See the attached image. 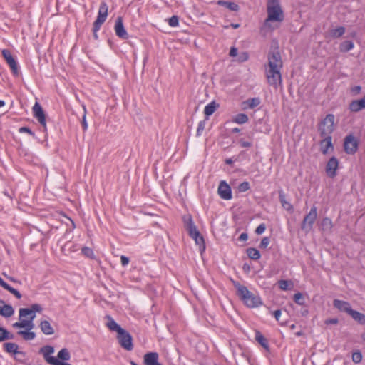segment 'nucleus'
I'll use <instances>...</instances> for the list:
<instances>
[{"label":"nucleus","mask_w":365,"mask_h":365,"mask_svg":"<svg viewBox=\"0 0 365 365\" xmlns=\"http://www.w3.org/2000/svg\"><path fill=\"white\" fill-rule=\"evenodd\" d=\"M169 25L170 26H176L178 25V18L177 16H173L168 20Z\"/></svg>","instance_id":"50"},{"label":"nucleus","mask_w":365,"mask_h":365,"mask_svg":"<svg viewBox=\"0 0 365 365\" xmlns=\"http://www.w3.org/2000/svg\"><path fill=\"white\" fill-rule=\"evenodd\" d=\"M14 310L13 307L5 304L3 300L0 299V315L4 317H10L14 314Z\"/></svg>","instance_id":"18"},{"label":"nucleus","mask_w":365,"mask_h":365,"mask_svg":"<svg viewBox=\"0 0 365 365\" xmlns=\"http://www.w3.org/2000/svg\"><path fill=\"white\" fill-rule=\"evenodd\" d=\"M19 132L20 133H29V135H31L32 137L35 138V134L34 133H33L30 128H29L28 127H21L19 128Z\"/></svg>","instance_id":"53"},{"label":"nucleus","mask_w":365,"mask_h":365,"mask_svg":"<svg viewBox=\"0 0 365 365\" xmlns=\"http://www.w3.org/2000/svg\"><path fill=\"white\" fill-rule=\"evenodd\" d=\"M218 194L224 200L232 198V191L230 185L225 181H221L218 187Z\"/></svg>","instance_id":"11"},{"label":"nucleus","mask_w":365,"mask_h":365,"mask_svg":"<svg viewBox=\"0 0 365 365\" xmlns=\"http://www.w3.org/2000/svg\"><path fill=\"white\" fill-rule=\"evenodd\" d=\"M217 4L223 6L229 9L230 11H237L239 9V6L234 3V2H230V1H218Z\"/></svg>","instance_id":"33"},{"label":"nucleus","mask_w":365,"mask_h":365,"mask_svg":"<svg viewBox=\"0 0 365 365\" xmlns=\"http://www.w3.org/2000/svg\"><path fill=\"white\" fill-rule=\"evenodd\" d=\"M349 108L353 112H358L365 108V96L361 99L352 101L349 104Z\"/></svg>","instance_id":"20"},{"label":"nucleus","mask_w":365,"mask_h":365,"mask_svg":"<svg viewBox=\"0 0 365 365\" xmlns=\"http://www.w3.org/2000/svg\"><path fill=\"white\" fill-rule=\"evenodd\" d=\"M188 234L195 240L196 245H199L200 252V254H202L205 250V245L204 238L202 235L200 233L197 228Z\"/></svg>","instance_id":"12"},{"label":"nucleus","mask_w":365,"mask_h":365,"mask_svg":"<svg viewBox=\"0 0 365 365\" xmlns=\"http://www.w3.org/2000/svg\"><path fill=\"white\" fill-rule=\"evenodd\" d=\"M98 31V30H96V29H95V26H93V37H94V38H95V39H98V34H97V31Z\"/></svg>","instance_id":"63"},{"label":"nucleus","mask_w":365,"mask_h":365,"mask_svg":"<svg viewBox=\"0 0 365 365\" xmlns=\"http://www.w3.org/2000/svg\"><path fill=\"white\" fill-rule=\"evenodd\" d=\"M7 63L9 64V67L11 68L13 74L14 76H18L19 72V68H18V64H17L16 61H15V59L14 58H11V60H9L7 62Z\"/></svg>","instance_id":"40"},{"label":"nucleus","mask_w":365,"mask_h":365,"mask_svg":"<svg viewBox=\"0 0 365 365\" xmlns=\"http://www.w3.org/2000/svg\"><path fill=\"white\" fill-rule=\"evenodd\" d=\"M42 307L38 304H34L30 308H21L19 309V318L28 317L29 314H34L35 312H42Z\"/></svg>","instance_id":"15"},{"label":"nucleus","mask_w":365,"mask_h":365,"mask_svg":"<svg viewBox=\"0 0 365 365\" xmlns=\"http://www.w3.org/2000/svg\"><path fill=\"white\" fill-rule=\"evenodd\" d=\"M41 331L46 335H52L54 334V329L48 320H42L39 324Z\"/></svg>","instance_id":"23"},{"label":"nucleus","mask_w":365,"mask_h":365,"mask_svg":"<svg viewBox=\"0 0 365 365\" xmlns=\"http://www.w3.org/2000/svg\"><path fill=\"white\" fill-rule=\"evenodd\" d=\"M237 49L236 48H231L230 51V56L235 57L237 55Z\"/></svg>","instance_id":"60"},{"label":"nucleus","mask_w":365,"mask_h":365,"mask_svg":"<svg viewBox=\"0 0 365 365\" xmlns=\"http://www.w3.org/2000/svg\"><path fill=\"white\" fill-rule=\"evenodd\" d=\"M247 238H248V235L245 232H243L240 235L238 240L240 241H246L247 240Z\"/></svg>","instance_id":"59"},{"label":"nucleus","mask_w":365,"mask_h":365,"mask_svg":"<svg viewBox=\"0 0 365 365\" xmlns=\"http://www.w3.org/2000/svg\"><path fill=\"white\" fill-rule=\"evenodd\" d=\"M362 359V355L360 352H354L352 354V360L354 363H359Z\"/></svg>","instance_id":"49"},{"label":"nucleus","mask_w":365,"mask_h":365,"mask_svg":"<svg viewBox=\"0 0 365 365\" xmlns=\"http://www.w3.org/2000/svg\"><path fill=\"white\" fill-rule=\"evenodd\" d=\"M256 340L258 343L261 344L264 349H268L269 345L267 339L260 334V332L257 331L256 333Z\"/></svg>","instance_id":"39"},{"label":"nucleus","mask_w":365,"mask_h":365,"mask_svg":"<svg viewBox=\"0 0 365 365\" xmlns=\"http://www.w3.org/2000/svg\"><path fill=\"white\" fill-rule=\"evenodd\" d=\"M12 326L14 328H25L26 330L31 331L34 324L31 319H21V322L14 323Z\"/></svg>","instance_id":"22"},{"label":"nucleus","mask_w":365,"mask_h":365,"mask_svg":"<svg viewBox=\"0 0 365 365\" xmlns=\"http://www.w3.org/2000/svg\"><path fill=\"white\" fill-rule=\"evenodd\" d=\"M322 140L320 142L321 150L324 154L328 153L329 149H333L331 143V136H322Z\"/></svg>","instance_id":"19"},{"label":"nucleus","mask_w":365,"mask_h":365,"mask_svg":"<svg viewBox=\"0 0 365 365\" xmlns=\"http://www.w3.org/2000/svg\"><path fill=\"white\" fill-rule=\"evenodd\" d=\"M82 253L87 257L93 259L94 258V253L91 248L88 247H83L82 248Z\"/></svg>","instance_id":"43"},{"label":"nucleus","mask_w":365,"mask_h":365,"mask_svg":"<svg viewBox=\"0 0 365 365\" xmlns=\"http://www.w3.org/2000/svg\"><path fill=\"white\" fill-rule=\"evenodd\" d=\"M71 355L68 351V350L66 348L62 349L58 353V358L63 360V361H68L70 359Z\"/></svg>","instance_id":"41"},{"label":"nucleus","mask_w":365,"mask_h":365,"mask_svg":"<svg viewBox=\"0 0 365 365\" xmlns=\"http://www.w3.org/2000/svg\"><path fill=\"white\" fill-rule=\"evenodd\" d=\"M234 121L239 124L245 123L248 121V117L245 113H239L235 117Z\"/></svg>","instance_id":"42"},{"label":"nucleus","mask_w":365,"mask_h":365,"mask_svg":"<svg viewBox=\"0 0 365 365\" xmlns=\"http://www.w3.org/2000/svg\"><path fill=\"white\" fill-rule=\"evenodd\" d=\"M333 305L335 308L338 309L341 312H344L349 314L351 311V307L350 304L345 301H341L339 299H334L333 302Z\"/></svg>","instance_id":"16"},{"label":"nucleus","mask_w":365,"mask_h":365,"mask_svg":"<svg viewBox=\"0 0 365 365\" xmlns=\"http://www.w3.org/2000/svg\"><path fill=\"white\" fill-rule=\"evenodd\" d=\"M334 115L333 114H328L326 117L319 123L318 130L320 136H331V134L334 130Z\"/></svg>","instance_id":"3"},{"label":"nucleus","mask_w":365,"mask_h":365,"mask_svg":"<svg viewBox=\"0 0 365 365\" xmlns=\"http://www.w3.org/2000/svg\"><path fill=\"white\" fill-rule=\"evenodd\" d=\"M48 361H50V364H52V365H71L70 364L61 361L56 358L49 359Z\"/></svg>","instance_id":"48"},{"label":"nucleus","mask_w":365,"mask_h":365,"mask_svg":"<svg viewBox=\"0 0 365 365\" xmlns=\"http://www.w3.org/2000/svg\"><path fill=\"white\" fill-rule=\"evenodd\" d=\"M83 109L84 110V114H83V119H82V127H83V129L84 130H87L88 128V123L86 122V106H83Z\"/></svg>","instance_id":"51"},{"label":"nucleus","mask_w":365,"mask_h":365,"mask_svg":"<svg viewBox=\"0 0 365 365\" xmlns=\"http://www.w3.org/2000/svg\"><path fill=\"white\" fill-rule=\"evenodd\" d=\"M294 301L299 305L304 304V300L302 294L300 292L296 293L294 295Z\"/></svg>","instance_id":"44"},{"label":"nucleus","mask_w":365,"mask_h":365,"mask_svg":"<svg viewBox=\"0 0 365 365\" xmlns=\"http://www.w3.org/2000/svg\"><path fill=\"white\" fill-rule=\"evenodd\" d=\"M108 16V6L105 2L100 5L96 20L93 23L96 30H99L101 25L105 22Z\"/></svg>","instance_id":"7"},{"label":"nucleus","mask_w":365,"mask_h":365,"mask_svg":"<svg viewBox=\"0 0 365 365\" xmlns=\"http://www.w3.org/2000/svg\"><path fill=\"white\" fill-rule=\"evenodd\" d=\"M267 17L264 21L263 28L272 31L271 21L281 22L284 19L283 11L278 0H267Z\"/></svg>","instance_id":"1"},{"label":"nucleus","mask_w":365,"mask_h":365,"mask_svg":"<svg viewBox=\"0 0 365 365\" xmlns=\"http://www.w3.org/2000/svg\"><path fill=\"white\" fill-rule=\"evenodd\" d=\"M120 346L127 351H131L133 349V338L129 332L123 329L117 334L116 336Z\"/></svg>","instance_id":"5"},{"label":"nucleus","mask_w":365,"mask_h":365,"mask_svg":"<svg viewBox=\"0 0 365 365\" xmlns=\"http://www.w3.org/2000/svg\"><path fill=\"white\" fill-rule=\"evenodd\" d=\"M0 286H1L3 288L9 291L10 293L14 294L17 299L21 298V293L16 290V289L11 287L9 286L7 283H6L1 277H0Z\"/></svg>","instance_id":"27"},{"label":"nucleus","mask_w":365,"mask_h":365,"mask_svg":"<svg viewBox=\"0 0 365 365\" xmlns=\"http://www.w3.org/2000/svg\"><path fill=\"white\" fill-rule=\"evenodd\" d=\"M1 53H2V56H3V57H4V59L6 60V63H7L9 60H11V58H13V56H12V55H11V52H10L9 50H7V49H4V50L2 51V52H1Z\"/></svg>","instance_id":"47"},{"label":"nucleus","mask_w":365,"mask_h":365,"mask_svg":"<svg viewBox=\"0 0 365 365\" xmlns=\"http://www.w3.org/2000/svg\"><path fill=\"white\" fill-rule=\"evenodd\" d=\"M14 338V334H11L6 329L0 327V342L9 339H13Z\"/></svg>","instance_id":"35"},{"label":"nucleus","mask_w":365,"mask_h":365,"mask_svg":"<svg viewBox=\"0 0 365 365\" xmlns=\"http://www.w3.org/2000/svg\"><path fill=\"white\" fill-rule=\"evenodd\" d=\"M266 229V226L264 224H260L256 229L255 230V232L257 234V235H261L262 234L264 230Z\"/></svg>","instance_id":"54"},{"label":"nucleus","mask_w":365,"mask_h":365,"mask_svg":"<svg viewBox=\"0 0 365 365\" xmlns=\"http://www.w3.org/2000/svg\"><path fill=\"white\" fill-rule=\"evenodd\" d=\"M248 257L252 259H259L261 257L259 252L253 247H250L247 250Z\"/></svg>","instance_id":"37"},{"label":"nucleus","mask_w":365,"mask_h":365,"mask_svg":"<svg viewBox=\"0 0 365 365\" xmlns=\"http://www.w3.org/2000/svg\"><path fill=\"white\" fill-rule=\"evenodd\" d=\"M34 115L36 118H37L39 123L43 127L44 130L46 129V115L45 113L41 106V105L36 102L35 105L33 107Z\"/></svg>","instance_id":"10"},{"label":"nucleus","mask_w":365,"mask_h":365,"mask_svg":"<svg viewBox=\"0 0 365 365\" xmlns=\"http://www.w3.org/2000/svg\"><path fill=\"white\" fill-rule=\"evenodd\" d=\"M219 105L216 103L215 101L210 103L207 106H205L204 113L207 116L211 115L218 108Z\"/></svg>","instance_id":"34"},{"label":"nucleus","mask_w":365,"mask_h":365,"mask_svg":"<svg viewBox=\"0 0 365 365\" xmlns=\"http://www.w3.org/2000/svg\"><path fill=\"white\" fill-rule=\"evenodd\" d=\"M349 315H350L358 323L365 324V315L364 314L351 309Z\"/></svg>","instance_id":"29"},{"label":"nucleus","mask_w":365,"mask_h":365,"mask_svg":"<svg viewBox=\"0 0 365 365\" xmlns=\"http://www.w3.org/2000/svg\"><path fill=\"white\" fill-rule=\"evenodd\" d=\"M182 221L184 223V226L187 231L191 232L192 230H195L197 227L195 225L192 216L190 215H186L182 217Z\"/></svg>","instance_id":"24"},{"label":"nucleus","mask_w":365,"mask_h":365,"mask_svg":"<svg viewBox=\"0 0 365 365\" xmlns=\"http://www.w3.org/2000/svg\"><path fill=\"white\" fill-rule=\"evenodd\" d=\"M345 33V28L339 26L329 31V36L332 38H337L341 37Z\"/></svg>","instance_id":"32"},{"label":"nucleus","mask_w":365,"mask_h":365,"mask_svg":"<svg viewBox=\"0 0 365 365\" xmlns=\"http://www.w3.org/2000/svg\"><path fill=\"white\" fill-rule=\"evenodd\" d=\"M275 319L279 321V317L281 315V311L279 309H277V310H275L273 313Z\"/></svg>","instance_id":"62"},{"label":"nucleus","mask_w":365,"mask_h":365,"mask_svg":"<svg viewBox=\"0 0 365 365\" xmlns=\"http://www.w3.org/2000/svg\"><path fill=\"white\" fill-rule=\"evenodd\" d=\"M4 348L5 351L10 354H20L22 355V356H24V353L22 351H18L19 346L13 342H6L4 344Z\"/></svg>","instance_id":"21"},{"label":"nucleus","mask_w":365,"mask_h":365,"mask_svg":"<svg viewBox=\"0 0 365 365\" xmlns=\"http://www.w3.org/2000/svg\"><path fill=\"white\" fill-rule=\"evenodd\" d=\"M361 90V87L360 86H356L351 88V92L354 94H359Z\"/></svg>","instance_id":"57"},{"label":"nucleus","mask_w":365,"mask_h":365,"mask_svg":"<svg viewBox=\"0 0 365 365\" xmlns=\"http://www.w3.org/2000/svg\"><path fill=\"white\" fill-rule=\"evenodd\" d=\"M18 335L22 336L23 339L26 341L33 340L36 337V334L30 331H19Z\"/></svg>","instance_id":"36"},{"label":"nucleus","mask_w":365,"mask_h":365,"mask_svg":"<svg viewBox=\"0 0 365 365\" xmlns=\"http://www.w3.org/2000/svg\"><path fill=\"white\" fill-rule=\"evenodd\" d=\"M250 184L248 182H242V183H240L237 187L238 189V191L240 192H246L247 190H248L250 189Z\"/></svg>","instance_id":"45"},{"label":"nucleus","mask_w":365,"mask_h":365,"mask_svg":"<svg viewBox=\"0 0 365 365\" xmlns=\"http://www.w3.org/2000/svg\"><path fill=\"white\" fill-rule=\"evenodd\" d=\"M247 58H248L247 53H242V61H246Z\"/></svg>","instance_id":"64"},{"label":"nucleus","mask_w":365,"mask_h":365,"mask_svg":"<svg viewBox=\"0 0 365 365\" xmlns=\"http://www.w3.org/2000/svg\"><path fill=\"white\" fill-rule=\"evenodd\" d=\"M338 160L335 157L331 158L326 165L327 175L330 178L335 177L336 175V171L338 168Z\"/></svg>","instance_id":"14"},{"label":"nucleus","mask_w":365,"mask_h":365,"mask_svg":"<svg viewBox=\"0 0 365 365\" xmlns=\"http://www.w3.org/2000/svg\"><path fill=\"white\" fill-rule=\"evenodd\" d=\"M265 73L268 83L277 88L282 83L280 70L266 68Z\"/></svg>","instance_id":"6"},{"label":"nucleus","mask_w":365,"mask_h":365,"mask_svg":"<svg viewBox=\"0 0 365 365\" xmlns=\"http://www.w3.org/2000/svg\"><path fill=\"white\" fill-rule=\"evenodd\" d=\"M204 129H205V123L200 122V123L198 124V126H197V135H201V133L204 130Z\"/></svg>","instance_id":"55"},{"label":"nucleus","mask_w":365,"mask_h":365,"mask_svg":"<svg viewBox=\"0 0 365 365\" xmlns=\"http://www.w3.org/2000/svg\"><path fill=\"white\" fill-rule=\"evenodd\" d=\"M115 31L119 38L123 39H127L128 38V34L123 26V18L121 16H118L116 19Z\"/></svg>","instance_id":"13"},{"label":"nucleus","mask_w":365,"mask_h":365,"mask_svg":"<svg viewBox=\"0 0 365 365\" xmlns=\"http://www.w3.org/2000/svg\"><path fill=\"white\" fill-rule=\"evenodd\" d=\"M106 318L108 319L106 326L110 331H116L117 334H118L120 331L124 329L120 325H118L110 316H106Z\"/></svg>","instance_id":"25"},{"label":"nucleus","mask_w":365,"mask_h":365,"mask_svg":"<svg viewBox=\"0 0 365 365\" xmlns=\"http://www.w3.org/2000/svg\"><path fill=\"white\" fill-rule=\"evenodd\" d=\"M41 353L43 354V357L45 360L50 364V361H48L49 359L54 358L53 356H50V354H53L54 352V349L53 346H45L41 349L40 351Z\"/></svg>","instance_id":"28"},{"label":"nucleus","mask_w":365,"mask_h":365,"mask_svg":"<svg viewBox=\"0 0 365 365\" xmlns=\"http://www.w3.org/2000/svg\"><path fill=\"white\" fill-rule=\"evenodd\" d=\"M317 217V208L313 206L307 215H306L302 222L301 229L306 233L309 232L312 228L314 222Z\"/></svg>","instance_id":"4"},{"label":"nucleus","mask_w":365,"mask_h":365,"mask_svg":"<svg viewBox=\"0 0 365 365\" xmlns=\"http://www.w3.org/2000/svg\"><path fill=\"white\" fill-rule=\"evenodd\" d=\"M279 198L280 200V202L282 204V206L288 211H292L293 207L292 205L286 200L285 199V195L282 191L279 192Z\"/></svg>","instance_id":"31"},{"label":"nucleus","mask_w":365,"mask_h":365,"mask_svg":"<svg viewBox=\"0 0 365 365\" xmlns=\"http://www.w3.org/2000/svg\"><path fill=\"white\" fill-rule=\"evenodd\" d=\"M234 285L237 288L238 296L247 307H257L261 304L260 298L250 292L245 286L235 282Z\"/></svg>","instance_id":"2"},{"label":"nucleus","mask_w":365,"mask_h":365,"mask_svg":"<svg viewBox=\"0 0 365 365\" xmlns=\"http://www.w3.org/2000/svg\"><path fill=\"white\" fill-rule=\"evenodd\" d=\"M270 240L267 237H264L259 245V247L266 248L269 245Z\"/></svg>","instance_id":"52"},{"label":"nucleus","mask_w":365,"mask_h":365,"mask_svg":"<svg viewBox=\"0 0 365 365\" xmlns=\"http://www.w3.org/2000/svg\"><path fill=\"white\" fill-rule=\"evenodd\" d=\"M240 145L242 148H250L252 146V143L249 141H245L243 140H240L239 142Z\"/></svg>","instance_id":"56"},{"label":"nucleus","mask_w":365,"mask_h":365,"mask_svg":"<svg viewBox=\"0 0 365 365\" xmlns=\"http://www.w3.org/2000/svg\"><path fill=\"white\" fill-rule=\"evenodd\" d=\"M320 226L322 231L330 232L333 227L332 221L329 217H324L322 219Z\"/></svg>","instance_id":"30"},{"label":"nucleus","mask_w":365,"mask_h":365,"mask_svg":"<svg viewBox=\"0 0 365 365\" xmlns=\"http://www.w3.org/2000/svg\"><path fill=\"white\" fill-rule=\"evenodd\" d=\"M344 150L348 154H354L358 148V141L352 135H347L344 143Z\"/></svg>","instance_id":"9"},{"label":"nucleus","mask_w":365,"mask_h":365,"mask_svg":"<svg viewBox=\"0 0 365 365\" xmlns=\"http://www.w3.org/2000/svg\"><path fill=\"white\" fill-rule=\"evenodd\" d=\"M325 323L327 324H336L338 323V319H336V318H333V319H327L326 320Z\"/></svg>","instance_id":"61"},{"label":"nucleus","mask_w":365,"mask_h":365,"mask_svg":"<svg viewBox=\"0 0 365 365\" xmlns=\"http://www.w3.org/2000/svg\"><path fill=\"white\" fill-rule=\"evenodd\" d=\"M159 355L157 352H148L143 356L145 365H155L158 363Z\"/></svg>","instance_id":"17"},{"label":"nucleus","mask_w":365,"mask_h":365,"mask_svg":"<svg viewBox=\"0 0 365 365\" xmlns=\"http://www.w3.org/2000/svg\"><path fill=\"white\" fill-rule=\"evenodd\" d=\"M282 65V57L279 52H273L268 55V66L267 68L281 70Z\"/></svg>","instance_id":"8"},{"label":"nucleus","mask_w":365,"mask_h":365,"mask_svg":"<svg viewBox=\"0 0 365 365\" xmlns=\"http://www.w3.org/2000/svg\"><path fill=\"white\" fill-rule=\"evenodd\" d=\"M260 104V100L259 98H249L242 102L244 109H252Z\"/></svg>","instance_id":"26"},{"label":"nucleus","mask_w":365,"mask_h":365,"mask_svg":"<svg viewBox=\"0 0 365 365\" xmlns=\"http://www.w3.org/2000/svg\"><path fill=\"white\" fill-rule=\"evenodd\" d=\"M354 47V43L351 41H345L340 44V51L341 52H347L352 49Z\"/></svg>","instance_id":"38"},{"label":"nucleus","mask_w":365,"mask_h":365,"mask_svg":"<svg viewBox=\"0 0 365 365\" xmlns=\"http://www.w3.org/2000/svg\"><path fill=\"white\" fill-rule=\"evenodd\" d=\"M278 284L279 288L282 290L289 289V282L287 280H279Z\"/></svg>","instance_id":"46"},{"label":"nucleus","mask_w":365,"mask_h":365,"mask_svg":"<svg viewBox=\"0 0 365 365\" xmlns=\"http://www.w3.org/2000/svg\"><path fill=\"white\" fill-rule=\"evenodd\" d=\"M120 261L123 266H125L129 263V259L124 255L120 257Z\"/></svg>","instance_id":"58"}]
</instances>
